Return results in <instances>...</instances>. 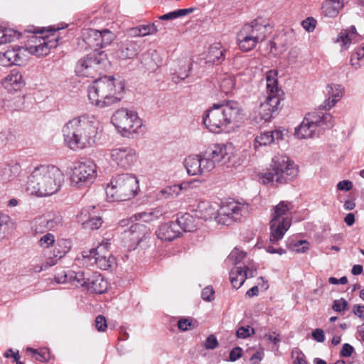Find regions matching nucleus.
Instances as JSON below:
<instances>
[{"label": "nucleus", "instance_id": "obj_1", "mask_svg": "<svg viewBox=\"0 0 364 364\" xmlns=\"http://www.w3.org/2000/svg\"><path fill=\"white\" fill-rule=\"evenodd\" d=\"M62 133L68 146L77 151L95 144L97 128L92 117L84 114L69 120Z\"/></svg>", "mask_w": 364, "mask_h": 364}, {"label": "nucleus", "instance_id": "obj_2", "mask_svg": "<svg viewBox=\"0 0 364 364\" xmlns=\"http://www.w3.org/2000/svg\"><path fill=\"white\" fill-rule=\"evenodd\" d=\"M64 181V175L54 166L41 165L36 167L28 176L27 191L39 197L56 193Z\"/></svg>", "mask_w": 364, "mask_h": 364}, {"label": "nucleus", "instance_id": "obj_3", "mask_svg": "<svg viewBox=\"0 0 364 364\" xmlns=\"http://www.w3.org/2000/svg\"><path fill=\"white\" fill-rule=\"evenodd\" d=\"M242 112L239 103L235 101L225 105L214 104L206 111L203 122L210 132L219 134L225 132L228 125L241 121L243 118Z\"/></svg>", "mask_w": 364, "mask_h": 364}, {"label": "nucleus", "instance_id": "obj_4", "mask_svg": "<svg viewBox=\"0 0 364 364\" xmlns=\"http://www.w3.org/2000/svg\"><path fill=\"white\" fill-rule=\"evenodd\" d=\"M230 159L227 146L220 144H215L200 154L187 156L183 164L188 175H203L213 171L216 164H225Z\"/></svg>", "mask_w": 364, "mask_h": 364}, {"label": "nucleus", "instance_id": "obj_5", "mask_svg": "<svg viewBox=\"0 0 364 364\" xmlns=\"http://www.w3.org/2000/svg\"><path fill=\"white\" fill-rule=\"evenodd\" d=\"M124 90L121 80L105 75L95 80L89 87L88 98L92 105L103 108L119 102Z\"/></svg>", "mask_w": 364, "mask_h": 364}, {"label": "nucleus", "instance_id": "obj_6", "mask_svg": "<svg viewBox=\"0 0 364 364\" xmlns=\"http://www.w3.org/2000/svg\"><path fill=\"white\" fill-rule=\"evenodd\" d=\"M298 169L294 163L286 156H275L272 158L270 168L262 176L264 184L277 182L279 184L288 183L297 175Z\"/></svg>", "mask_w": 364, "mask_h": 364}, {"label": "nucleus", "instance_id": "obj_7", "mask_svg": "<svg viewBox=\"0 0 364 364\" xmlns=\"http://www.w3.org/2000/svg\"><path fill=\"white\" fill-rule=\"evenodd\" d=\"M139 190L137 178L129 173L113 177L106 188V194L113 200L124 201L134 197Z\"/></svg>", "mask_w": 364, "mask_h": 364}, {"label": "nucleus", "instance_id": "obj_8", "mask_svg": "<svg viewBox=\"0 0 364 364\" xmlns=\"http://www.w3.org/2000/svg\"><path fill=\"white\" fill-rule=\"evenodd\" d=\"M107 55L103 51L94 49L86 56L80 58L75 66V73L79 76L95 77L105 68Z\"/></svg>", "mask_w": 364, "mask_h": 364}, {"label": "nucleus", "instance_id": "obj_9", "mask_svg": "<svg viewBox=\"0 0 364 364\" xmlns=\"http://www.w3.org/2000/svg\"><path fill=\"white\" fill-rule=\"evenodd\" d=\"M112 123L122 136L138 132L142 126V121L134 112L122 109L112 115Z\"/></svg>", "mask_w": 364, "mask_h": 364}, {"label": "nucleus", "instance_id": "obj_10", "mask_svg": "<svg viewBox=\"0 0 364 364\" xmlns=\"http://www.w3.org/2000/svg\"><path fill=\"white\" fill-rule=\"evenodd\" d=\"M274 211L270 221V242L275 244L284 237L291 225V221L284 216L289 210L288 204L281 201L274 208Z\"/></svg>", "mask_w": 364, "mask_h": 364}, {"label": "nucleus", "instance_id": "obj_11", "mask_svg": "<svg viewBox=\"0 0 364 364\" xmlns=\"http://www.w3.org/2000/svg\"><path fill=\"white\" fill-rule=\"evenodd\" d=\"M60 28L59 27H50L47 30L50 34L46 35L42 37L36 36H31L32 44H28L26 50H28L31 55H35L38 57H43L50 53V49L55 48L58 46L59 36L57 33Z\"/></svg>", "mask_w": 364, "mask_h": 364}, {"label": "nucleus", "instance_id": "obj_12", "mask_svg": "<svg viewBox=\"0 0 364 364\" xmlns=\"http://www.w3.org/2000/svg\"><path fill=\"white\" fill-rule=\"evenodd\" d=\"M331 119L332 116L329 113L322 114L321 116L309 114V117H305L301 124L296 128L295 135L299 139L312 138L318 127L323 125L332 127Z\"/></svg>", "mask_w": 364, "mask_h": 364}, {"label": "nucleus", "instance_id": "obj_13", "mask_svg": "<svg viewBox=\"0 0 364 364\" xmlns=\"http://www.w3.org/2000/svg\"><path fill=\"white\" fill-rule=\"evenodd\" d=\"M248 204L236 201L223 203L218 209V223L230 225L232 221H240L242 217L248 212Z\"/></svg>", "mask_w": 364, "mask_h": 364}, {"label": "nucleus", "instance_id": "obj_14", "mask_svg": "<svg viewBox=\"0 0 364 364\" xmlns=\"http://www.w3.org/2000/svg\"><path fill=\"white\" fill-rule=\"evenodd\" d=\"M97 176V166L90 160L80 161L73 168L70 176L73 184L80 186H87L94 182Z\"/></svg>", "mask_w": 364, "mask_h": 364}, {"label": "nucleus", "instance_id": "obj_15", "mask_svg": "<svg viewBox=\"0 0 364 364\" xmlns=\"http://www.w3.org/2000/svg\"><path fill=\"white\" fill-rule=\"evenodd\" d=\"M110 158L119 167L130 168L137 161L135 149L131 147H119L110 150Z\"/></svg>", "mask_w": 364, "mask_h": 364}, {"label": "nucleus", "instance_id": "obj_16", "mask_svg": "<svg viewBox=\"0 0 364 364\" xmlns=\"http://www.w3.org/2000/svg\"><path fill=\"white\" fill-rule=\"evenodd\" d=\"M250 37L259 42L264 41L268 33L272 31V27L262 18H257L250 23H245L241 28Z\"/></svg>", "mask_w": 364, "mask_h": 364}, {"label": "nucleus", "instance_id": "obj_17", "mask_svg": "<svg viewBox=\"0 0 364 364\" xmlns=\"http://www.w3.org/2000/svg\"><path fill=\"white\" fill-rule=\"evenodd\" d=\"M149 233V229L146 225L136 223L132 224L128 230H124L122 234L123 238L129 240L131 242L129 247L135 249Z\"/></svg>", "mask_w": 364, "mask_h": 364}, {"label": "nucleus", "instance_id": "obj_18", "mask_svg": "<svg viewBox=\"0 0 364 364\" xmlns=\"http://www.w3.org/2000/svg\"><path fill=\"white\" fill-rule=\"evenodd\" d=\"M281 97L279 95H268L265 101L261 103L259 108V115L262 120L269 121L280 105Z\"/></svg>", "mask_w": 364, "mask_h": 364}, {"label": "nucleus", "instance_id": "obj_19", "mask_svg": "<svg viewBox=\"0 0 364 364\" xmlns=\"http://www.w3.org/2000/svg\"><path fill=\"white\" fill-rule=\"evenodd\" d=\"M140 50V46L134 41L126 40L117 44L116 56L122 60L134 58Z\"/></svg>", "mask_w": 364, "mask_h": 364}, {"label": "nucleus", "instance_id": "obj_20", "mask_svg": "<svg viewBox=\"0 0 364 364\" xmlns=\"http://www.w3.org/2000/svg\"><path fill=\"white\" fill-rule=\"evenodd\" d=\"M156 234L161 240L169 242L180 237L181 231L178 230V224L171 221L161 225Z\"/></svg>", "mask_w": 364, "mask_h": 364}, {"label": "nucleus", "instance_id": "obj_21", "mask_svg": "<svg viewBox=\"0 0 364 364\" xmlns=\"http://www.w3.org/2000/svg\"><path fill=\"white\" fill-rule=\"evenodd\" d=\"M85 287L90 291L100 294L107 289V282L101 274L95 272L87 278Z\"/></svg>", "mask_w": 364, "mask_h": 364}, {"label": "nucleus", "instance_id": "obj_22", "mask_svg": "<svg viewBox=\"0 0 364 364\" xmlns=\"http://www.w3.org/2000/svg\"><path fill=\"white\" fill-rule=\"evenodd\" d=\"M348 0H326L323 2L321 13L326 17H336Z\"/></svg>", "mask_w": 364, "mask_h": 364}, {"label": "nucleus", "instance_id": "obj_23", "mask_svg": "<svg viewBox=\"0 0 364 364\" xmlns=\"http://www.w3.org/2000/svg\"><path fill=\"white\" fill-rule=\"evenodd\" d=\"M23 48H13L4 53H0V65L9 67L12 65H20L22 62L21 51Z\"/></svg>", "mask_w": 364, "mask_h": 364}, {"label": "nucleus", "instance_id": "obj_24", "mask_svg": "<svg viewBox=\"0 0 364 364\" xmlns=\"http://www.w3.org/2000/svg\"><path fill=\"white\" fill-rule=\"evenodd\" d=\"M3 85L8 91H16L25 85V82L23 80L22 74L17 70L14 69L5 77Z\"/></svg>", "mask_w": 364, "mask_h": 364}, {"label": "nucleus", "instance_id": "obj_25", "mask_svg": "<svg viewBox=\"0 0 364 364\" xmlns=\"http://www.w3.org/2000/svg\"><path fill=\"white\" fill-rule=\"evenodd\" d=\"M23 97L18 95L11 97L9 95H2L0 98V111L19 110L23 108Z\"/></svg>", "mask_w": 364, "mask_h": 364}, {"label": "nucleus", "instance_id": "obj_26", "mask_svg": "<svg viewBox=\"0 0 364 364\" xmlns=\"http://www.w3.org/2000/svg\"><path fill=\"white\" fill-rule=\"evenodd\" d=\"M227 50L223 49L220 44L212 46L209 48L206 55V63L213 65H220L225 59Z\"/></svg>", "mask_w": 364, "mask_h": 364}, {"label": "nucleus", "instance_id": "obj_27", "mask_svg": "<svg viewBox=\"0 0 364 364\" xmlns=\"http://www.w3.org/2000/svg\"><path fill=\"white\" fill-rule=\"evenodd\" d=\"M21 166L18 164L4 165L0 168V181L4 183L13 181L20 173Z\"/></svg>", "mask_w": 364, "mask_h": 364}, {"label": "nucleus", "instance_id": "obj_28", "mask_svg": "<svg viewBox=\"0 0 364 364\" xmlns=\"http://www.w3.org/2000/svg\"><path fill=\"white\" fill-rule=\"evenodd\" d=\"M197 213L198 214L196 215L204 220L215 219L218 222V209L208 202H202L200 203Z\"/></svg>", "mask_w": 364, "mask_h": 364}, {"label": "nucleus", "instance_id": "obj_29", "mask_svg": "<svg viewBox=\"0 0 364 364\" xmlns=\"http://www.w3.org/2000/svg\"><path fill=\"white\" fill-rule=\"evenodd\" d=\"M164 212L161 208H156L154 209H150L146 211L137 213L132 216V218H134V221L150 223L159 219L164 215Z\"/></svg>", "mask_w": 364, "mask_h": 364}, {"label": "nucleus", "instance_id": "obj_30", "mask_svg": "<svg viewBox=\"0 0 364 364\" xmlns=\"http://www.w3.org/2000/svg\"><path fill=\"white\" fill-rule=\"evenodd\" d=\"M83 42L90 48L99 47L100 31L93 28H85L82 32Z\"/></svg>", "mask_w": 364, "mask_h": 364}, {"label": "nucleus", "instance_id": "obj_31", "mask_svg": "<svg viewBox=\"0 0 364 364\" xmlns=\"http://www.w3.org/2000/svg\"><path fill=\"white\" fill-rule=\"evenodd\" d=\"M327 92L330 97L324 101L323 107L325 109H330L342 97L341 86L339 85H333L328 87Z\"/></svg>", "mask_w": 364, "mask_h": 364}, {"label": "nucleus", "instance_id": "obj_32", "mask_svg": "<svg viewBox=\"0 0 364 364\" xmlns=\"http://www.w3.org/2000/svg\"><path fill=\"white\" fill-rule=\"evenodd\" d=\"M178 224V230H183L184 232H193L196 230V220L189 213H185L178 217L176 221Z\"/></svg>", "mask_w": 364, "mask_h": 364}, {"label": "nucleus", "instance_id": "obj_33", "mask_svg": "<svg viewBox=\"0 0 364 364\" xmlns=\"http://www.w3.org/2000/svg\"><path fill=\"white\" fill-rule=\"evenodd\" d=\"M248 273L242 267H237L230 272V279L233 288L239 289L247 278Z\"/></svg>", "mask_w": 364, "mask_h": 364}, {"label": "nucleus", "instance_id": "obj_34", "mask_svg": "<svg viewBox=\"0 0 364 364\" xmlns=\"http://www.w3.org/2000/svg\"><path fill=\"white\" fill-rule=\"evenodd\" d=\"M237 41L240 49L245 52L251 50L258 43L254 37L249 36L242 30L237 33Z\"/></svg>", "mask_w": 364, "mask_h": 364}, {"label": "nucleus", "instance_id": "obj_35", "mask_svg": "<svg viewBox=\"0 0 364 364\" xmlns=\"http://www.w3.org/2000/svg\"><path fill=\"white\" fill-rule=\"evenodd\" d=\"M98 254L94 256V261L91 264H96V265L101 269H108L112 266L114 259L110 256V254L106 250L97 252Z\"/></svg>", "mask_w": 364, "mask_h": 364}, {"label": "nucleus", "instance_id": "obj_36", "mask_svg": "<svg viewBox=\"0 0 364 364\" xmlns=\"http://www.w3.org/2000/svg\"><path fill=\"white\" fill-rule=\"evenodd\" d=\"M278 71L270 70L266 73L267 91L268 95H278L280 91L278 87Z\"/></svg>", "mask_w": 364, "mask_h": 364}, {"label": "nucleus", "instance_id": "obj_37", "mask_svg": "<svg viewBox=\"0 0 364 364\" xmlns=\"http://www.w3.org/2000/svg\"><path fill=\"white\" fill-rule=\"evenodd\" d=\"M21 33L9 28H0V45L18 39Z\"/></svg>", "mask_w": 364, "mask_h": 364}, {"label": "nucleus", "instance_id": "obj_38", "mask_svg": "<svg viewBox=\"0 0 364 364\" xmlns=\"http://www.w3.org/2000/svg\"><path fill=\"white\" fill-rule=\"evenodd\" d=\"M71 247L72 242L70 240L60 239L57 241L53 252H55V257L62 258L70 250Z\"/></svg>", "mask_w": 364, "mask_h": 364}, {"label": "nucleus", "instance_id": "obj_39", "mask_svg": "<svg viewBox=\"0 0 364 364\" xmlns=\"http://www.w3.org/2000/svg\"><path fill=\"white\" fill-rule=\"evenodd\" d=\"M13 227L14 223L11 218L8 215L0 213V240L5 237Z\"/></svg>", "mask_w": 364, "mask_h": 364}, {"label": "nucleus", "instance_id": "obj_40", "mask_svg": "<svg viewBox=\"0 0 364 364\" xmlns=\"http://www.w3.org/2000/svg\"><path fill=\"white\" fill-rule=\"evenodd\" d=\"M194 11L193 8L181 9L171 11L159 17L161 21H170L181 16H186Z\"/></svg>", "mask_w": 364, "mask_h": 364}, {"label": "nucleus", "instance_id": "obj_41", "mask_svg": "<svg viewBox=\"0 0 364 364\" xmlns=\"http://www.w3.org/2000/svg\"><path fill=\"white\" fill-rule=\"evenodd\" d=\"M36 224L41 227H45L48 230H57L61 225V219L56 218L52 220H46L45 218H38L36 220Z\"/></svg>", "mask_w": 364, "mask_h": 364}, {"label": "nucleus", "instance_id": "obj_42", "mask_svg": "<svg viewBox=\"0 0 364 364\" xmlns=\"http://www.w3.org/2000/svg\"><path fill=\"white\" fill-rule=\"evenodd\" d=\"M100 36H99V47L103 48L112 43L114 40L115 34L108 29L100 31Z\"/></svg>", "mask_w": 364, "mask_h": 364}, {"label": "nucleus", "instance_id": "obj_43", "mask_svg": "<svg viewBox=\"0 0 364 364\" xmlns=\"http://www.w3.org/2000/svg\"><path fill=\"white\" fill-rule=\"evenodd\" d=\"M68 274L67 276L70 277V282H76L77 284L84 287H86L87 277H85V273L83 271L68 270Z\"/></svg>", "mask_w": 364, "mask_h": 364}, {"label": "nucleus", "instance_id": "obj_44", "mask_svg": "<svg viewBox=\"0 0 364 364\" xmlns=\"http://www.w3.org/2000/svg\"><path fill=\"white\" fill-rule=\"evenodd\" d=\"M274 142V136L271 135L270 132L261 133L255 139V146H267Z\"/></svg>", "mask_w": 364, "mask_h": 364}, {"label": "nucleus", "instance_id": "obj_45", "mask_svg": "<svg viewBox=\"0 0 364 364\" xmlns=\"http://www.w3.org/2000/svg\"><path fill=\"white\" fill-rule=\"evenodd\" d=\"M350 64L355 69L364 65V53L360 52L358 48L350 57Z\"/></svg>", "mask_w": 364, "mask_h": 364}, {"label": "nucleus", "instance_id": "obj_46", "mask_svg": "<svg viewBox=\"0 0 364 364\" xmlns=\"http://www.w3.org/2000/svg\"><path fill=\"white\" fill-rule=\"evenodd\" d=\"M102 224L100 217H90L82 222L83 228L85 229L97 230Z\"/></svg>", "mask_w": 364, "mask_h": 364}, {"label": "nucleus", "instance_id": "obj_47", "mask_svg": "<svg viewBox=\"0 0 364 364\" xmlns=\"http://www.w3.org/2000/svg\"><path fill=\"white\" fill-rule=\"evenodd\" d=\"M235 85V80L232 76H225L223 78L220 82V89L221 90L225 93L228 94L234 88Z\"/></svg>", "mask_w": 364, "mask_h": 364}, {"label": "nucleus", "instance_id": "obj_48", "mask_svg": "<svg viewBox=\"0 0 364 364\" xmlns=\"http://www.w3.org/2000/svg\"><path fill=\"white\" fill-rule=\"evenodd\" d=\"M105 250V245H100L96 248L83 250L82 252V256L84 259H88L89 262L91 263V262L94 261V256L97 255L98 252H100Z\"/></svg>", "mask_w": 364, "mask_h": 364}, {"label": "nucleus", "instance_id": "obj_49", "mask_svg": "<svg viewBox=\"0 0 364 364\" xmlns=\"http://www.w3.org/2000/svg\"><path fill=\"white\" fill-rule=\"evenodd\" d=\"M60 259V258H58V257H55V252H53V257H48L41 266L35 267L33 268V270L35 272H40L41 271L46 270L48 267L55 265L57 263L58 260Z\"/></svg>", "mask_w": 364, "mask_h": 364}, {"label": "nucleus", "instance_id": "obj_50", "mask_svg": "<svg viewBox=\"0 0 364 364\" xmlns=\"http://www.w3.org/2000/svg\"><path fill=\"white\" fill-rule=\"evenodd\" d=\"M55 242V236L50 232L43 235L38 240V245L43 248H48Z\"/></svg>", "mask_w": 364, "mask_h": 364}, {"label": "nucleus", "instance_id": "obj_51", "mask_svg": "<svg viewBox=\"0 0 364 364\" xmlns=\"http://www.w3.org/2000/svg\"><path fill=\"white\" fill-rule=\"evenodd\" d=\"M246 256V253L243 251L240 250L237 248H235L229 255L228 258L232 261L234 264L240 263Z\"/></svg>", "mask_w": 364, "mask_h": 364}, {"label": "nucleus", "instance_id": "obj_52", "mask_svg": "<svg viewBox=\"0 0 364 364\" xmlns=\"http://www.w3.org/2000/svg\"><path fill=\"white\" fill-rule=\"evenodd\" d=\"M355 37L356 29L354 26L351 27L350 31L348 33H345V34H343V32H341L339 36L344 45L351 43Z\"/></svg>", "mask_w": 364, "mask_h": 364}, {"label": "nucleus", "instance_id": "obj_53", "mask_svg": "<svg viewBox=\"0 0 364 364\" xmlns=\"http://www.w3.org/2000/svg\"><path fill=\"white\" fill-rule=\"evenodd\" d=\"M146 55L148 57H150L151 59L153 60V64H150L149 65V69H151V70H156L157 68L159 67L161 63V59L160 58V57L159 56L156 50H153L151 51H149Z\"/></svg>", "mask_w": 364, "mask_h": 364}, {"label": "nucleus", "instance_id": "obj_54", "mask_svg": "<svg viewBox=\"0 0 364 364\" xmlns=\"http://www.w3.org/2000/svg\"><path fill=\"white\" fill-rule=\"evenodd\" d=\"M255 334V329L249 326L240 327L236 332V336L239 338H246L251 335Z\"/></svg>", "mask_w": 364, "mask_h": 364}, {"label": "nucleus", "instance_id": "obj_55", "mask_svg": "<svg viewBox=\"0 0 364 364\" xmlns=\"http://www.w3.org/2000/svg\"><path fill=\"white\" fill-rule=\"evenodd\" d=\"M149 24L141 25L132 29V33L137 36H146L151 34Z\"/></svg>", "mask_w": 364, "mask_h": 364}, {"label": "nucleus", "instance_id": "obj_56", "mask_svg": "<svg viewBox=\"0 0 364 364\" xmlns=\"http://www.w3.org/2000/svg\"><path fill=\"white\" fill-rule=\"evenodd\" d=\"M27 351L31 352L32 358L36 361L43 363L47 360L46 352L38 351L36 349L28 348Z\"/></svg>", "mask_w": 364, "mask_h": 364}, {"label": "nucleus", "instance_id": "obj_57", "mask_svg": "<svg viewBox=\"0 0 364 364\" xmlns=\"http://www.w3.org/2000/svg\"><path fill=\"white\" fill-rule=\"evenodd\" d=\"M215 291L211 286L205 287L201 292V297L204 301H212L214 300Z\"/></svg>", "mask_w": 364, "mask_h": 364}, {"label": "nucleus", "instance_id": "obj_58", "mask_svg": "<svg viewBox=\"0 0 364 364\" xmlns=\"http://www.w3.org/2000/svg\"><path fill=\"white\" fill-rule=\"evenodd\" d=\"M218 345L217 338L213 334L209 335L204 343V347L208 350H214Z\"/></svg>", "mask_w": 364, "mask_h": 364}, {"label": "nucleus", "instance_id": "obj_59", "mask_svg": "<svg viewBox=\"0 0 364 364\" xmlns=\"http://www.w3.org/2000/svg\"><path fill=\"white\" fill-rule=\"evenodd\" d=\"M316 24V21L313 17H308L301 22L303 28L308 32H312L315 29Z\"/></svg>", "mask_w": 364, "mask_h": 364}, {"label": "nucleus", "instance_id": "obj_60", "mask_svg": "<svg viewBox=\"0 0 364 364\" xmlns=\"http://www.w3.org/2000/svg\"><path fill=\"white\" fill-rule=\"evenodd\" d=\"M347 305V301L344 299L341 298L340 299L334 300L332 309L336 312H341L346 309Z\"/></svg>", "mask_w": 364, "mask_h": 364}, {"label": "nucleus", "instance_id": "obj_61", "mask_svg": "<svg viewBox=\"0 0 364 364\" xmlns=\"http://www.w3.org/2000/svg\"><path fill=\"white\" fill-rule=\"evenodd\" d=\"M95 327L98 331H105L107 327V321L104 316L99 315L95 318Z\"/></svg>", "mask_w": 364, "mask_h": 364}, {"label": "nucleus", "instance_id": "obj_62", "mask_svg": "<svg viewBox=\"0 0 364 364\" xmlns=\"http://www.w3.org/2000/svg\"><path fill=\"white\" fill-rule=\"evenodd\" d=\"M68 270H62L55 275V280L58 283H65L70 282V277L67 276Z\"/></svg>", "mask_w": 364, "mask_h": 364}, {"label": "nucleus", "instance_id": "obj_63", "mask_svg": "<svg viewBox=\"0 0 364 364\" xmlns=\"http://www.w3.org/2000/svg\"><path fill=\"white\" fill-rule=\"evenodd\" d=\"M14 135L9 130L0 132V145H4L8 141L13 140Z\"/></svg>", "mask_w": 364, "mask_h": 364}, {"label": "nucleus", "instance_id": "obj_64", "mask_svg": "<svg viewBox=\"0 0 364 364\" xmlns=\"http://www.w3.org/2000/svg\"><path fill=\"white\" fill-rule=\"evenodd\" d=\"M242 349L239 346L233 348L229 354L230 360L235 362L239 359L242 356Z\"/></svg>", "mask_w": 364, "mask_h": 364}]
</instances>
